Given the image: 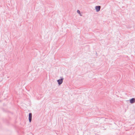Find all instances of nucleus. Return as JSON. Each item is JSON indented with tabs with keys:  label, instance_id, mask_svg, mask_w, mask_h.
<instances>
[{
	"label": "nucleus",
	"instance_id": "obj_3",
	"mask_svg": "<svg viewBox=\"0 0 135 135\" xmlns=\"http://www.w3.org/2000/svg\"><path fill=\"white\" fill-rule=\"evenodd\" d=\"M32 114L31 113H30L29 114L28 119L30 122H31L32 120Z\"/></svg>",
	"mask_w": 135,
	"mask_h": 135
},
{
	"label": "nucleus",
	"instance_id": "obj_1",
	"mask_svg": "<svg viewBox=\"0 0 135 135\" xmlns=\"http://www.w3.org/2000/svg\"><path fill=\"white\" fill-rule=\"evenodd\" d=\"M64 79V78H62L57 80L59 85H61Z\"/></svg>",
	"mask_w": 135,
	"mask_h": 135
},
{
	"label": "nucleus",
	"instance_id": "obj_4",
	"mask_svg": "<svg viewBox=\"0 0 135 135\" xmlns=\"http://www.w3.org/2000/svg\"><path fill=\"white\" fill-rule=\"evenodd\" d=\"M130 103L131 104H133L135 102V98H132L129 100Z\"/></svg>",
	"mask_w": 135,
	"mask_h": 135
},
{
	"label": "nucleus",
	"instance_id": "obj_2",
	"mask_svg": "<svg viewBox=\"0 0 135 135\" xmlns=\"http://www.w3.org/2000/svg\"><path fill=\"white\" fill-rule=\"evenodd\" d=\"M101 7L100 6H96L95 7V8L97 12H99L100 10Z\"/></svg>",
	"mask_w": 135,
	"mask_h": 135
},
{
	"label": "nucleus",
	"instance_id": "obj_5",
	"mask_svg": "<svg viewBox=\"0 0 135 135\" xmlns=\"http://www.w3.org/2000/svg\"><path fill=\"white\" fill-rule=\"evenodd\" d=\"M77 12L78 13L80 16H81V12L80 10H78L77 11Z\"/></svg>",
	"mask_w": 135,
	"mask_h": 135
}]
</instances>
